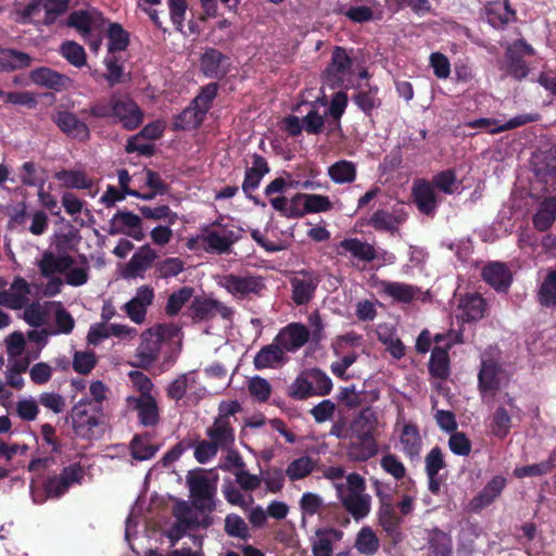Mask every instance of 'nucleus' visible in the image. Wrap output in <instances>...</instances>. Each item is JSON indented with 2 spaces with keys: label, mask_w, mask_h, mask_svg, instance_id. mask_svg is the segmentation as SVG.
I'll return each instance as SVG.
<instances>
[{
  "label": "nucleus",
  "mask_w": 556,
  "mask_h": 556,
  "mask_svg": "<svg viewBox=\"0 0 556 556\" xmlns=\"http://www.w3.org/2000/svg\"><path fill=\"white\" fill-rule=\"evenodd\" d=\"M379 419L376 410L366 406L350 422V437L348 456L352 460L366 462L378 454L377 435L379 434Z\"/></svg>",
  "instance_id": "f257e3e1"
},
{
  "label": "nucleus",
  "mask_w": 556,
  "mask_h": 556,
  "mask_svg": "<svg viewBox=\"0 0 556 556\" xmlns=\"http://www.w3.org/2000/svg\"><path fill=\"white\" fill-rule=\"evenodd\" d=\"M87 401L80 399L73 405L66 421H70L74 434L85 441L99 440L105 432L103 410L97 409Z\"/></svg>",
  "instance_id": "f03ea898"
},
{
  "label": "nucleus",
  "mask_w": 556,
  "mask_h": 556,
  "mask_svg": "<svg viewBox=\"0 0 556 556\" xmlns=\"http://www.w3.org/2000/svg\"><path fill=\"white\" fill-rule=\"evenodd\" d=\"M219 286L236 300L261 298L266 290L264 278L255 275L227 274L220 278Z\"/></svg>",
  "instance_id": "7ed1b4c3"
},
{
  "label": "nucleus",
  "mask_w": 556,
  "mask_h": 556,
  "mask_svg": "<svg viewBox=\"0 0 556 556\" xmlns=\"http://www.w3.org/2000/svg\"><path fill=\"white\" fill-rule=\"evenodd\" d=\"M201 231L203 250L207 253L222 255L231 252L232 245L242 239L243 229L233 225L223 227V230L204 226Z\"/></svg>",
  "instance_id": "20e7f679"
},
{
  "label": "nucleus",
  "mask_w": 556,
  "mask_h": 556,
  "mask_svg": "<svg viewBox=\"0 0 556 556\" xmlns=\"http://www.w3.org/2000/svg\"><path fill=\"white\" fill-rule=\"evenodd\" d=\"M353 60L345 48L336 46L331 52V60L321 73L323 85L331 90L341 88L346 75L351 74Z\"/></svg>",
  "instance_id": "39448f33"
},
{
  "label": "nucleus",
  "mask_w": 556,
  "mask_h": 556,
  "mask_svg": "<svg viewBox=\"0 0 556 556\" xmlns=\"http://www.w3.org/2000/svg\"><path fill=\"white\" fill-rule=\"evenodd\" d=\"M141 342L136 350L137 363L135 366L149 369L159 358L161 344L164 340V326L157 325L142 331Z\"/></svg>",
  "instance_id": "423d86ee"
},
{
  "label": "nucleus",
  "mask_w": 556,
  "mask_h": 556,
  "mask_svg": "<svg viewBox=\"0 0 556 556\" xmlns=\"http://www.w3.org/2000/svg\"><path fill=\"white\" fill-rule=\"evenodd\" d=\"M289 281L292 302L296 306H302L314 299L320 278L314 270L301 269L295 271Z\"/></svg>",
  "instance_id": "0eeeda50"
},
{
  "label": "nucleus",
  "mask_w": 556,
  "mask_h": 556,
  "mask_svg": "<svg viewBox=\"0 0 556 556\" xmlns=\"http://www.w3.org/2000/svg\"><path fill=\"white\" fill-rule=\"evenodd\" d=\"M113 122L118 123L125 130L137 129L143 122V111L128 96L113 94Z\"/></svg>",
  "instance_id": "6e6552de"
},
{
  "label": "nucleus",
  "mask_w": 556,
  "mask_h": 556,
  "mask_svg": "<svg viewBox=\"0 0 556 556\" xmlns=\"http://www.w3.org/2000/svg\"><path fill=\"white\" fill-rule=\"evenodd\" d=\"M188 485L197 510L211 513L215 509L216 484L214 482L204 475H190Z\"/></svg>",
  "instance_id": "1a4fd4ad"
},
{
  "label": "nucleus",
  "mask_w": 556,
  "mask_h": 556,
  "mask_svg": "<svg viewBox=\"0 0 556 556\" xmlns=\"http://www.w3.org/2000/svg\"><path fill=\"white\" fill-rule=\"evenodd\" d=\"M506 377L503 366L493 358L481 361L478 372V390L482 396H494Z\"/></svg>",
  "instance_id": "9d476101"
},
{
  "label": "nucleus",
  "mask_w": 556,
  "mask_h": 556,
  "mask_svg": "<svg viewBox=\"0 0 556 556\" xmlns=\"http://www.w3.org/2000/svg\"><path fill=\"white\" fill-rule=\"evenodd\" d=\"M108 232L111 236L125 235L136 241H141L146 238L141 217L126 210H119L113 215Z\"/></svg>",
  "instance_id": "9b49d317"
},
{
  "label": "nucleus",
  "mask_w": 556,
  "mask_h": 556,
  "mask_svg": "<svg viewBox=\"0 0 556 556\" xmlns=\"http://www.w3.org/2000/svg\"><path fill=\"white\" fill-rule=\"evenodd\" d=\"M269 170L270 167L266 159L257 153H254L252 155V165L245 168L244 179L241 188L245 197L255 205H265V203H262L256 195H253V191L260 187L262 179L266 174L269 173Z\"/></svg>",
  "instance_id": "f8f14e48"
},
{
  "label": "nucleus",
  "mask_w": 556,
  "mask_h": 556,
  "mask_svg": "<svg viewBox=\"0 0 556 556\" xmlns=\"http://www.w3.org/2000/svg\"><path fill=\"white\" fill-rule=\"evenodd\" d=\"M199 61L206 78L223 79L230 71V58L216 48H206Z\"/></svg>",
  "instance_id": "ddd939ff"
},
{
  "label": "nucleus",
  "mask_w": 556,
  "mask_h": 556,
  "mask_svg": "<svg viewBox=\"0 0 556 556\" xmlns=\"http://www.w3.org/2000/svg\"><path fill=\"white\" fill-rule=\"evenodd\" d=\"M155 298L151 286L143 285L136 291L135 296L124 305V311L131 321L142 324L146 320L148 307L152 305Z\"/></svg>",
  "instance_id": "4468645a"
},
{
  "label": "nucleus",
  "mask_w": 556,
  "mask_h": 556,
  "mask_svg": "<svg viewBox=\"0 0 556 556\" xmlns=\"http://www.w3.org/2000/svg\"><path fill=\"white\" fill-rule=\"evenodd\" d=\"M52 121L67 137L79 141H87L90 138L88 125L80 121L75 113L59 111L52 115Z\"/></svg>",
  "instance_id": "2eb2a0df"
},
{
  "label": "nucleus",
  "mask_w": 556,
  "mask_h": 556,
  "mask_svg": "<svg viewBox=\"0 0 556 556\" xmlns=\"http://www.w3.org/2000/svg\"><path fill=\"white\" fill-rule=\"evenodd\" d=\"M156 258V251L149 244L140 247L125 265L123 270L124 278H144L146 271L153 266Z\"/></svg>",
  "instance_id": "dca6fc26"
},
{
  "label": "nucleus",
  "mask_w": 556,
  "mask_h": 556,
  "mask_svg": "<svg viewBox=\"0 0 556 556\" xmlns=\"http://www.w3.org/2000/svg\"><path fill=\"white\" fill-rule=\"evenodd\" d=\"M311 333L307 327L301 323H291L282 328L275 341L287 352H295L309 340Z\"/></svg>",
  "instance_id": "f3484780"
},
{
  "label": "nucleus",
  "mask_w": 556,
  "mask_h": 556,
  "mask_svg": "<svg viewBox=\"0 0 556 556\" xmlns=\"http://www.w3.org/2000/svg\"><path fill=\"white\" fill-rule=\"evenodd\" d=\"M413 202L421 214L433 216L438 208V198L433 186L426 179H418L412 188Z\"/></svg>",
  "instance_id": "a211bd4d"
},
{
  "label": "nucleus",
  "mask_w": 556,
  "mask_h": 556,
  "mask_svg": "<svg viewBox=\"0 0 556 556\" xmlns=\"http://www.w3.org/2000/svg\"><path fill=\"white\" fill-rule=\"evenodd\" d=\"M446 467L442 450L434 446L425 457V470L428 477V490L438 495L443 483V477L439 475L440 470Z\"/></svg>",
  "instance_id": "6ab92c4d"
},
{
  "label": "nucleus",
  "mask_w": 556,
  "mask_h": 556,
  "mask_svg": "<svg viewBox=\"0 0 556 556\" xmlns=\"http://www.w3.org/2000/svg\"><path fill=\"white\" fill-rule=\"evenodd\" d=\"M483 280L497 292H507L511 282L513 274L504 263L492 262L482 268Z\"/></svg>",
  "instance_id": "aec40b11"
},
{
  "label": "nucleus",
  "mask_w": 556,
  "mask_h": 556,
  "mask_svg": "<svg viewBox=\"0 0 556 556\" xmlns=\"http://www.w3.org/2000/svg\"><path fill=\"white\" fill-rule=\"evenodd\" d=\"M484 12L489 24L494 28H504L517 20L516 11L509 0L489 1L484 5Z\"/></svg>",
  "instance_id": "412c9836"
},
{
  "label": "nucleus",
  "mask_w": 556,
  "mask_h": 556,
  "mask_svg": "<svg viewBox=\"0 0 556 556\" xmlns=\"http://www.w3.org/2000/svg\"><path fill=\"white\" fill-rule=\"evenodd\" d=\"M506 483L507 481L504 477L494 476L471 500V510L478 513L490 506L502 494Z\"/></svg>",
  "instance_id": "4be33fe9"
},
{
  "label": "nucleus",
  "mask_w": 556,
  "mask_h": 556,
  "mask_svg": "<svg viewBox=\"0 0 556 556\" xmlns=\"http://www.w3.org/2000/svg\"><path fill=\"white\" fill-rule=\"evenodd\" d=\"M29 78L34 84L55 91H62L71 84L68 76L46 66L31 71Z\"/></svg>",
  "instance_id": "5701e85b"
},
{
  "label": "nucleus",
  "mask_w": 556,
  "mask_h": 556,
  "mask_svg": "<svg viewBox=\"0 0 556 556\" xmlns=\"http://www.w3.org/2000/svg\"><path fill=\"white\" fill-rule=\"evenodd\" d=\"M339 255H345L350 253L353 257L358 261L370 263L379 257L378 251L375 247L366 241H362L358 238H345L339 243Z\"/></svg>",
  "instance_id": "b1692460"
},
{
  "label": "nucleus",
  "mask_w": 556,
  "mask_h": 556,
  "mask_svg": "<svg viewBox=\"0 0 556 556\" xmlns=\"http://www.w3.org/2000/svg\"><path fill=\"white\" fill-rule=\"evenodd\" d=\"M75 264L71 255H58L52 251H45L38 263L40 274L48 278L54 274H64Z\"/></svg>",
  "instance_id": "393cba45"
},
{
  "label": "nucleus",
  "mask_w": 556,
  "mask_h": 556,
  "mask_svg": "<svg viewBox=\"0 0 556 556\" xmlns=\"http://www.w3.org/2000/svg\"><path fill=\"white\" fill-rule=\"evenodd\" d=\"M378 520L383 531L395 544L402 540L401 525L403 519L396 514L393 504L379 506Z\"/></svg>",
  "instance_id": "a878e982"
},
{
  "label": "nucleus",
  "mask_w": 556,
  "mask_h": 556,
  "mask_svg": "<svg viewBox=\"0 0 556 556\" xmlns=\"http://www.w3.org/2000/svg\"><path fill=\"white\" fill-rule=\"evenodd\" d=\"M380 292L392 298L394 301L400 303H410L416 294L419 292V288L397 281L381 280L379 282Z\"/></svg>",
  "instance_id": "bb28decb"
},
{
  "label": "nucleus",
  "mask_w": 556,
  "mask_h": 556,
  "mask_svg": "<svg viewBox=\"0 0 556 556\" xmlns=\"http://www.w3.org/2000/svg\"><path fill=\"white\" fill-rule=\"evenodd\" d=\"M206 435L220 450H226L235 443V428L231 421L214 419L213 425L206 429Z\"/></svg>",
  "instance_id": "cd10ccee"
},
{
  "label": "nucleus",
  "mask_w": 556,
  "mask_h": 556,
  "mask_svg": "<svg viewBox=\"0 0 556 556\" xmlns=\"http://www.w3.org/2000/svg\"><path fill=\"white\" fill-rule=\"evenodd\" d=\"M285 350L275 340L274 343L263 346L254 356L256 369L273 368L285 363Z\"/></svg>",
  "instance_id": "c85d7f7f"
},
{
  "label": "nucleus",
  "mask_w": 556,
  "mask_h": 556,
  "mask_svg": "<svg viewBox=\"0 0 556 556\" xmlns=\"http://www.w3.org/2000/svg\"><path fill=\"white\" fill-rule=\"evenodd\" d=\"M556 220V198L547 197L540 204L532 217V223L538 231H547Z\"/></svg>",
  "instance_id": "c756f323"
},
{
  "label": "nucleus",
  "mask_w": 556,
  "mask_h": 556,
  "mask_svg": "<svg viewBox=\"0 0 556 556\" xmlns=\"http://www.w3.org/2000/svg\"><path fill=\"white\" fill-rule=\"evenodd\" d=\"M205 113L193 103H190L185 110L175 116L173 130H192L201 126L205 118Z\"/></svg>",
  "instance_id": "7c9ffc66"
},
{
  "label": "nucleus",
  "mask_w": 556,
  "mask_h": 556,
  "mask_svg": "<svg viewBox=\"0 0 556 556\" xmlns=\"http://www.w3.org/2000/svg\"><path fill=\"white\" fill-rule=\"evenodd\" d=\"M345 510L353 516L355 520L365 518L371 506V498L369 494L365 493H348L341 500Z\"/></svg>",
  "instance_id": "2f4dec72"
},
{
  "label": "nucleus",
  "mask_w": 556,
  "mask_h": 556,
  "mask_svg": "<svg viewBox=\"0 0 556 556\" xmlns=\"http://www.w3.org/2000/svg\"><path fill=\"white\" fill-rule=\"evenodd\" d=\"M33 58L23 51L3 49L0 53V72H13L27 68L31 65Z\"/></svg>",
  "instance_id": "473e14b6"
},
{
  "label": "nucleus",
  "mask_w": 556,
  "mask_h": 556,
  "mask_svg": "<svg viewBox=\"0 0 556 556\" xmlns=\"http://www.w3.org/2000/svg\"><path fill=\"white\" fill-rule=\"evenodd\" d=\"M429 374L431 377L446 380L450 376V356L447 349L434 346L431 351V356L428 364Z\"/></svg>",
  "instance_id": "72a5a7b5"
},
{
  "label": "nucleus",
  "mask_w": 556,
  "mask_h": 556,
  "mask_svg": "<svg viewBox=\"0 0 556 556\" xmlns=\"http://www.w3.org/2000/svg\"><path fill=\"white\" fill-rule=\"evenodd\" d=\"M328 176L338 185L351 184L357 176L356 164L352 161L340 160L328 167Z\"/></svg>",
  "instance_id": "f704fd0d"
},
{
  "label": "nucleus",
  "mask_w": 556,
  "mask_h": 556,
  "mask_svg": "<svg viewBox=\"0 0 556 556\" xmlns=\"http://www.w3.org/2000/svg\"><path fill=\"white\" fill-rule=\"evenodd\" d=\"M485 301L480 294H470L460 301L462 318L464 321H476L484 316Z\"/></svg>",
  "instance_id": "c9c22d12"
},
{
  "label": "nucleus",
  "mask_w": 556,
  "mask_h": 556,
  "mask_svg": "<svg viewBox=\"0 0 556 556\" xmlns=\"http://www.w3.org/2000/svg\"><path fill=\"white\" fill-rule=\"evenodd\" d=\"M217 300L195 296L189 306V316L195 321L211 320L216 316Z\"/></svg>",
  "instance_id": "e433bc0d"
},
{
  "label": "nucleus",
  "mask_w": 556,
  "mask_h": 556,
  "mask_svg": "<svg viewBox=\"0 0 556 556\" xmlns=\"http://www.w3.org/2000/svg\"><path fill=\"white\" fill-rule=\"evenodd\" d=\"M138 417L143 426H155L160 420L159 408L152 395L140 396L136 400Z\"/></svg>",
  "instance_id": "4c0bfd02"
},
{
  "label": "nucleus",
  "mask_w": 556,
  "mask_h": 556,
  "mask_svg": "<svg viewBox=\"0 0 556 556\" xmlns=\"http://www.w3.org/2000/svg\"><path fill=\"white\" fill-rule=\"evenodd\" d=\"M536 299L543 307H556V268L551 269L546 274L544 280L539 287Z\"/></svg>",
  "instance_id": "58836bf2"
},
{
  "label": "nucleus",
  "mask_w": 556,
  "mask_h": 556,
  "mask_svg": "<svg viewBox=\"0 0 556 556\" xmlns=\"http://www.w3.org/2000/svg\"><path fill=\"white\" fill-rule=\"evenodd\" d=\"M134 459L142 462L151 459L159 451V445L152 444L148 435L135 434L129 444Z\"/></svg>",
  "instance_id": "ea45409f"
},
{
  "label": "nucleus",
  "mask_w": 556,
  "mask_h": 556,
  "mask_svg": "<svg viewBox=\"0 0 556 556\" xmlns=\"http://www.w3.org/2000/svg\"><path fill=\"white\" fill-rule=\"evenodd\" d=\"M403 452L410 459L417 457L421 450V439L415 425H405L400 438Z\"/></svg>",
  "instance_id": "a19ab883"
},
{
  "label": "nucleus",
  "mask_w": 556,
  "mask_h": 556,
  "mask_svg": "<svg viewBox=\"0 0 556 556\" xmlns=\"http://www.w3.org/2000/svg\"><path fill=\"white\" fill-rule=\"evenodd\" d=\"M427 556H452L453 544L448 534L435 529L428 541Z\"/></svg>",
  "instance_id": "79ce46f5"
},
{
  "label": "nucleus",
  "mask_w": 556,
  "mask_h": 556,
  "mask_svg": "<svg viewBox=\"0 0 556 556\" xmlns=\"http://www.w3.org/2000/svg\"><path fill=\"white\" fill-rule=\"evenodd\" d=\"M54 177L64 187L72 189H90L93 185L92 179L88 178L83 170L62 169L56 172Z\"/></svg>",
  "instance_id": "37998d69"
},
{
  "label": "nucleus",
  "mask_w": 556,
  "mask_h": 556,
  "mask_svg": "<svg viewBox=\"0 0 556 556\" xmlns=\"http://www.w3.org/2000/svg\"><path fill=\"white\" fill-rule=\"evenodd\" d=\"M316 462L311 456H301L293 459L286 469V476L294 482L308 477L315 469Z\"/></svg>",
  "instance_id": "c03bdc74"
},
{
  "label": "nucleus",
  "mask_w": 556,
  "mask_h": 556,
  "mask_svg": "<svg viewBox=\"0 0 556 556\" xmlns=\"http://www.w3.org/2000/svg\"><path fill=\"white\" fill-rule=\"evenodd\" d=\"M401 219L386 210H377L372 213L367 222L377 231H388L394 235L397 231V226Z\"/></svg>",
  "instance_id": "a18cd8bd"
},
{
  "label": "nucleus",
  "mask_w": 556,
  "mask_h": 556,
  "mask_svg": "<svg viewBox=\"0 0 556 556\" xmlns=\"http://www.w3.org/2000/svg\"><path fill=\"white\" fill-rule=\"evenodd\" d=\"M316 535L317 540H315L312 545L314 556H332L333 551L330 535L340 539L341 532L333 528L318 529Z\"/></svg>",
  "instance_id": "49530a36"
},
{
  "label": "nucleus",
  "mask_w": 556,
  "mask_h": 556,
  "mask_svg": "<svg viewBox=\"0 0 556 556\" xmlns=\"http://www.w3.org/2000/svg\"><path fill=\"white\" fill-rule=\"evenodd\" d=\"M108 51L110 54L125 51L129 46V34L118 23H111L108 28Z\"/></svg>",
  "instance_id": "de8ad7c7"
},
{
  "label": "nucleus",
  "mask_w": 556,
  "mask_h": 556,
  "mask_svg": "<svg viewBox=\"0 0 556 556\" xmlns=\"http://www.w3.org/2000/svg\"><path fill=\"white\" fill-rule=\"evenodd\" d=\"M185 270V262L180 257H166L154 264L156 279H169Z\"/></svg>",
  "instance_id": "09e8293b"
},
{
  "label": "nucleus",
  "mask_w": 556,
  "mask_h": 556,
  "mask_svg": "<svg viewBox=\"0 0 556 556\" xmlns=\"http://www.w3.org/2000/svg\"><path fill=\"white\" fill-rule=\"evenodd\" d=\"M510 428L511 417L507 409L503 406L497 407L492 415L491 433L495 438L503 440L509 434Z\"/></svg>",
  "instance_id": "8fccbe9b"
},
{
  "label": "nucleus",
  "mask_w": 556,
  "mask_h": 556,
  "mask_svg": "<svg viewBox=\"0 0 556 556\" xmlns=\"http://www.w3.org/2000/svg\"><path fill=\"white\" fill-rule=\"evenodd\" d=\"M193 292V288L185 286L169 294L165 305L166 315H178L184 305L192 299Z\"/></svg>",
  "instance_id": "3c124183"
},
{
  "label": "nucleus",
  "mask_w": 556,
  "mask_h": 556,
  "mask_svg": "<svg viewBox=\"0 0 556 556\" xmlns=\"http://www.w3.org/2000/svg\"><path fill=\"white\" fill-rule=\"evenodd\" d=\"M61 55L73 66L83 67L86 65V52L83 46L75 41H65L60 47Z\"/></svg>",
  "instance_id": "603ef678"
},
{
  "label": "nucleus",
  "mask_w": 556,
  "mask_h": 556,
  "mask_svg": "<svg viewBox=\"0 0 556 556\" xmlns=\"http://www.w3.org/2000/svg\"><path fill=\"white\" fill-rule=\"evenodd\" d=\"M355 546L361 554L371 556L379 548V540L370 528H363L357 534Z\"/></svg>",
  "instance_id": "864d4df0"
},
{
  "label": "nucleus",
  "mask_w": 556,
  "mask_h": 556,
  "mask_svg": "<svg viewBox=\"0 0 556 556\" xmlns=\"http://www.w3.org/2000/svg\"><path fill=\"white\" fill-rule=\"evenodd\" d=\"M378 87H369L368 90H361L354 94L353 101L366 115H371L375 108L380 105L377 98Z\"/></svg>",
  "instance_id": "5fc2aeb1"
},
{
  "label": "nucleus",
  "mask_w": 556,
  "mask_h": 556,
  "mask_svg": "<svg viewBox=\"0 0 556 556\" xmlns=\"http://www.w3.org/2000/svg\"><path fill=\"white\" fill-rule=\"evenodd\" d=\"M104 65L106 67L104 78L110 87H114L115 85L123 83L124 68L119 58L116 56L115 53L108 55L104 59Z\"/></svg>",
  "instance_id": "6e6d98bb"
},
{
  "label": "nucleus",
  "mask_w": 556,
  "mask_h": 556,
  "mask_svg": "<svg viewBox=\"0 0 556 556\" xmlns=\"http://www.w3.org/2000/svg\"><path fill=\"white\" fill-rule=\"evenodd\" d=\"M308 375L313 386L314 395L325 396L331 392L332 381L324 370L315 367L308 370Z\"/></svg>",
  "instance_id": "4d7b16f0"
},
{
  "label": "nucleus",
  "mask_w": 556,
  "mask_h": 556,
  "mask_svg": "<svg viewBox=\"0 0 556 556\" xmlns=\"http://www.w3.org/2000/svg\"><path fill=\"white\" fill-rule=\"evenodd\" d=\"M139 211L143 218L154 220L167 219L169 226L174 225L178 218L177 213L173 212L168 205H159L156 207L142 205L139 206Z\"/></svg>",
  "instance_id": "13d9d810"
},
{
  "label": "nucleus",
  "mask_w": 556,
  "mask_h": 556,
  "mask_svg": "<svg viewBox=\"0 0 556 556\" xmlns=\"http://www.w3.org/2000/svg\"><path fill=\"white\" fill-rule=\"evenodd\" d=\"M289 395L294 400H305L314 396L313 386L308 375V370L296 377L290 386Z\"/></svg>",
  "instance_id": "bf43d9fd"
},
{
  "label": "nucleus",
  "mask_w": 556,
  "mask_h": 556,
  "mask_svg": "<svg viewBox=\"0 0 556 556\" xmlns=\"http://www.w3.org/2000/svg\"><path fill=\"white\" fill-rule=\"evenodd\" d=\"M553 468V460L548 459L538 464L517 467L514 469V476L518 479L526 477H540L552 472Z\"/></svg>",
  "instance_id": "052dcab7"
},
{
  "label": "nucleus",
  "mask_w": 556,
  "mask_h": 556,
  "mask_svg": "<svg viewBox=\"0 0 556 556\" xmlns=\"http://www.w3.org/2000/svg\"><path fill=\"white\" fill-rule=\"evenodd\" d=\"M218 84L210 83L203 86L200 89L198 96L191 101L195 106H198L205 114L210 111L214 99L217 96Z\"/></svg>",
  "instance_id": "680f3d73"
},
{
  "label": "nucleus",
  "mask_w": 556,
  "mask_h": 556,
  "mask_svg": "<svg viewBox=\"0 0 556 556\" xmlns=\"http://www.w3.org/2000/svg\"><path fill=\"white\" fill-rule=\"evenodd\" d=\"M507 73L516 78L522 79L529 74L526 61L516 51L507 50Z\"/></svg>",
  "instance_id": "e2e57ef3"
},
{
  "label": "nucleus",
  "mask_w": 556,
  "mask_h": 556,
  "mask_svg": "<svg viewBox=\"0 0 556 556\" xmlns=\"http://www.w3.org/2000/svg\"><path fill=\"white\" fill-rule=\"evenodd\" d=\"M331 208L332 203L327 195L304 193L305 214L328 212Z\"/></svg>",
  "instance_id": "0e129e2a"
},
{
  "label": "nucleus",
  "mask_w": 556,
  "mask_h": 556,
  "mask_svg": "<svg viewBox=\"0 0 556 556\" xmlns=\"http://www.w3.org/2000/svg\"><path fill=\"white\" fill-rule=\"evenodd\" d=\"M381 468L395 480H402L406 476V468L400 458L391 453L383 455L380 459Z\"/></svg>",
  "instance_id": "69168bd1"
},
{
  "label": "nucleus",
  "mask_w": 556,
  "mask_h": 556,
  "mask_svg": "<svg viewBox=\"0 0 556 556\" xmlns=\"http://www.w3.org/2000/svg\"><path fill=\"white\" fill-rule=\"evenodd\" d=\"M94 352L76 351L73 356V369L80 375H88L97 365Z\"/></svg>",
  "instance_id": "338daca9"
},
{
  "label": "nucleus",
  "mask_w": 556,
  "mask_h": 556,
  "mask_svg": "<svg viewBox=\"0 0 556 556\" xmlns=\"http://www.w3.org/2000/svg\"><path fill=\"white\" fill-rule=\"evenodd\" d=\"M456 179L455 170L446 169L435 174L430 184L433 186V189H438L445 194H452L454 193Z\"/></svg>",
  "instance_id": "774afa93"
}]
</instances>
